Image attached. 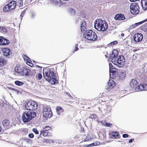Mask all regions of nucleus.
<instances>
[{"mask_svg": "<svg viewBox=\"0 0 147 147\" xmlns=\"http://www.w3.org/2000/svg\"><path fill=\"white\" fill-rule=\"evenodd\" d=\"M119 53L117 50H113L109 58L111 59L112 63L115 65L119 67L122 68L125 65V60L123 56H118Z\"/></svg>", "mask_w": 147, "mask_h": 147, "instance_id": "obj_1", "label": "nucleus"}, {"mask_svg": "<svg viewBox=\"0 0 147 147\" xmlns=\"http://www.w3.org/2000/svg\"><path fill=\"white\" fill-rule=\"evenodd\" d=\"M43 76L46 80L53 85L58 83L56 74L49 68H44L43 70Z\"/></svg>", "mask_w": 147, "mask_h": 147, "instance_id": "obj_2", "label": "nucleus"}, {"mask_svg": "<svg viewBox=\"0 0 147 147\" xmlns=\"http://www.w3.org/2000/svg\"><path fill=\"white\" fill-rule=\"evenodd\" d=\"M94 28L98 31L104 32L108 29V25L105 21L97 19L94 22Z\"/></svg>", "mask_w": 147, "mask_h": 147, "instance_id": "obj_3", "label": "nucleus"}, {"mask_svg": "<svg viewBox=\"0 0 147 147\" xmlns=\"http://www.w3.org/2000/svg\"><path fill=\"white\" fill-rule=\"evenodd\" d=\"M36 113L33 111H25L22 115V119L24 123L30 122L36 116Z\"/></svg>", "mask_w": 147, "mask_h": 147, "instance_id": "obj_4", "label": "nucleus"}, {"mask_svg": "<svg viewBox=\"0 0 147 147\" xmlns=\"http://www.w3.org/2000/svg\"><path fill=\"white\" fill-rule=\"evenodd\" d=\"M83 37L86 39L95 41L97 39V36L95 33L91 30H86L83 34Z\"/></svg>", "mask_w": 147, "mask_h": 147, "instance_id": "obj_5", "label": "nucleus"}, {"mask_svg": "<svg viewBox=\"0 0 147 147\" xmlns=\"http://www.w3.org/2000/svg\"><path fill=\"white\" fill-rule=\"evenodd\" d=\"M25 108L27 110L33 111L35 110L38 107L36 102L33 100L28 101L25 105Z\"/></svg>", "mask_w": 147, "mask_h": 147, "instance_id": "obj_6", "label": "nucleus"}, {"mask_svg": "<svg viewBox=\"0 0 147 147\" xmlns=\"http://www.w3.org/2000/svg\"><path fill=\"white\" fill-rule=\"evenodd\" d=\"M130 12L134 15L137 14L139 12V7L136 3H132L130 5Z\"/></svg>", "mask_w": 147, "mask_h": 147, "instance_id": "obj_7", "label": "nucleus"}, {"mask_svg": "<svg viewBox=\"0 0 147 147\" xmlns=\"http://www.w3.org/2000/svg\"><path fill=\"white\" fill-rule=\"evenodd\" d=\"M16 5V3L15 1H11L3 7V10L4 12H6L12 10L15 8Z\"/></svg>", "mask_w": 147, "mask_h": 147, "instance_id": "obj_8", "label": "nucleus"}, {"mask_svg": "<svg viewBox=\"0 0 147 147\" xmlns=\"http://www.w3.org/2000/svg\"><path fill=\"white\" fill-rule=\"evenodd\" d=\"M109 75L110 77L112 79H114L116 77L117 74V69L116 68L113 67V66L111 63H109Z\"/></svg>", "mask_w": 147, "mask_h": 147, "instance_id": "obj_9", "label": "nucleus"}, {"mask_svg": "<svg viewBox=\"0 0 147 147\" xmlns=\"http://www.w3.org/2000/svg\"><path fill=\"white\" fill-rule=\"evenodd\" d=\"M143 38V35L141 33H137L134 36V40L135 42H139L141 41Z\"/></svg>", "mask_w": 147, "mask_h": 147, "instance_id": "obj_10", "label": "nucleus"}, {"mask_svg": "<svg viewBox=\"0 0 147 147\" xmlns=\"http://www.w3.org/2000/svg\"><path fill=\"white\" fill-rule=\"evenodd\" d=\"M2 124L5 129H8L13 126V123L11 122L9 119L3 120L2 122Z\"/></svg>", "mask_w": 147, "mask_h": 147, "instance_id": "obj_11", "label": "nucleus"}, {"mask_svg": "<svg viewBox=\"0 0 147 147\" xmlns=\"http://www.w3.org/2000/svg\"><path fill=\"white\" fill-rule=\"evenodd\" d=\"M116 85L115 82L113 80L110 79L107 83V85L105 87L106 89L108 90V89H111L113 88Z\"/></svg>", "mask_w": 147, "mask_h": 147, "instance_id": "obj_12", "label": "nucleus"}, {"mask_svg": "<svg viewBox=\"0 0 147 147\" xmlns=\"http://www.w3.org/2000/svg\"><path fill=\"white\" fill-rule=\"evenodd\" d=\"M4 56L7 57L9 56L10 54V50L9 49L7 48H4L2 49Z\"/></svg>", "mask_w": 147, "mask_h": 147, "instance_id": "obj_13", "label": "nucleus"}, {"mask_svg": "<svg viewBox=\"0 0 147 147\" xmlns=\"http://www.w3.org/2000/svg\"><path fill=\"white\" fill-rule=\"evenodd\" d=\"M114 18L116 20H123L125 19V17L123 14L119 13L115 15Z\"/></svg>", "mask_w": 147, "mask_h": 147, "instance_id": "obj_14", "label": "nucleus"}, {"mask_svg": "<svg viewBox=\"0 0 147 147\" xmlns=\"http://www.w3.org/2000/svg\"><path fill=\"white\" fill-rule=\"evenodd\" d=\"M9 40L7 38H4L3 37L1 42H0V45H6L9 43Z\"/></svg>", "mask_w": 147, "mask_h": 147, "instance_id": "obj_15", "label": "nucleus"}, {"mask_svg": "<svg viewBox=\"0 0 147 147\" xmlns=\"http://www.w3.org/2000/svg\"><path fill=\"white\" fill-rule=\"evenodd\" d=\"M42 114L43 117L46 118H50L51 117L53 116V113L52 111L42 112Z\"/></svg>", "mask_w": 147, "mask_h": 147, "instance_id": "obj_16", "label": "nucleus"}, {"mask_svg": "<svg viewBox=\"0 0 147 147\" xmlns=\"http://www.w3.org/2000/svg\"><path fill=\"white\" fill-rule=\"evenodd\" d=\"M141 7L144 11L147 10V0H141Z\"/></svg>", "mask_w": 147, "mask_h": 147, "instance_id": "obj_17", "label": "nucleus"}, {"mask_svg": "<svg viewBox=\"0 0 147 147\" xmlns=\"http://www.w3.org/2000/svg\"><path fill=\"white\" fill-rule=\"evenodd\" d=\"M138 83V82L136 80L133 79L130 82L129 85L131 87L133 88L136 89V86L137 85Z\"/></svg>", "mask_w": 147, "mask_h": 147, "instance_id": "obj_18", "label": "nucleus"}, {"mask_svg": "<svg viewBox=\"0 0 147 147\" xmlns=\"http://www.w3.org/2000/svg\"><path fill=\"white\" fill-rule=\"evenodd\" d=\"M50 1L54 4L55 5L59 6H60L62 3L60 0H50Z\"/></svg>", "mask_w": 147, "mask_h": 147, "instance_id": "obj_19", "label": "nucleus"}, {"mask_svg": "<svg viewBox=\"0 0 147 147\" xmlns=\"http://www.w3.org/2000/svg\"><path fill=\"white\" fill-rule=\"evenodd\" d=\"M22 74H24L26 76H28L30 75V71L29 70L26 68H24L22 71Z\"/></svg>", "mask_w": 147, "mask_h": 147, "instance_id": "obj_20", "label": "nucleus"}, {"mask_svg": "<svg viewBox=\"0 0 147 147\" xmlns=\"http://www.w3.org/2000/svg\"><path fill=\"white\" fill-rule=\"evenodd\" d=\"M125 76V73L123 71H121L119 76V80H123Z\"/></svg>", "mask_w": 147, "mask_h": 147, "instance_id": "obj_21", "label": "nucleus"}, {"mask_svg": "<svg viewBox=\"0 0 147 147\" xmlns=\"http://www.w3.org/2000/svg\"><path fill=\"white\" fill-rule=\"evenodd\" d=\"M42 134H43V136L44 137L50 136L51 135V134L50 132L45 130H42V131H41L40 135H41Z\"/></svg>", "mask_w": 147, "mask_h": 147, "instance_id": "obj_22", "label": "nucleus"}, {"mask_svg": "<svg viewBox=\"0 0 147 147\" xmlns=\"http://www.w3.org/2000/svg\"><path fill=\"white\" fill-rule=\"evenodd\" d=\"M111 135L115 138H119V134L118 131L113 132H112Z\"/></svg>", "mask_w": 147, "mask_h": 147, "instance_id": "obj_23", "label": "nucleus"}, {"mask_svg": "<svg viewBox=\"0 0 147 147\" xmlns=\"http://www.w3.org/2000/svg\"><path fill=\"white\" fill-rule=\"evenodd\" d=\"M6 63V61L2 57H0V65L2 66L5 64Z\"/></svg>", "mask_w": 147, "mask_h": 147, "instance_id": "obj_24", "label": "nucleus"}, {"mask_svg": "<svg viewBox=\"0 0 147 147\" xmlns=\"http://www.w3.org/2000/svg\"><path fill=\"white\" fill-rule=\"evenodd\" d=\"M141 85H144V84H140L138 87H136V88L135 89L136 91H142L143 90H144V88H143L144 87H140Z\"/></svg>", "mask_w": 147, "mask_h": 147, "instance_id": "obj_25", "label": "nucleus"}, {"mask_svg": "<svg viewBox=\"0 0 147 147\" xmlns=\"http://www.w3.org/2000/svg\"><path fill=\"white\" fill-rule=\"evenodd\" d=\"M141 30L145 32H147V23H145L141 27Z\"/></svg>", "mask_w": 147, "mask_h": 147, "instance_id": "obj_26", "label": "nucleus"}, {"mask_svg": "<svg viewBox=\"0 0 147 147\" xmlns=\"http://www.w3.org/2000/svg\"><path fill=\"white\" fill-rule=\"evenodd\" d=\"M14 83L16 85L18 86H21L23 85L24 84L23 82L19 80H16L15 81Z\"/></svg>", "mask_w": 147, "mask_h": 147, "instance_id": "obj_27", "label": "nucleus"}, {"mask_svg": "<svg viewBox=\"0 0 147 147\" xmlns=\"http://www.w3.org/2000/svg\"><path fill=\"white\" fill-rule=\"evenodd\" d=\"M147 21V19L143 20L142 21L140 22H138L136 23L135 24L136 27L139 25L142 24L143 23Z\"/></svg>", "mask_w": 147, "mask_h": 147, "instance_id": "obj_28", "label": "nucleus"}, {"mask_svg": "<svg viewBox=\"0 0 147 147\" xmlns=\"http://www.w3.org/2000/svg\"><path fill=\"white\" fill-rule=\"evenodd\" d=\"M23 70L20 69V68L16 67L15 68V71L16 72L19 74H22V72Z\"/></svg>", "mask_w": 147, "mask_h": 147, "instance_id": "obj_29", "label": "nucleus"}, {"mask_svg": "<svg viewBox=\"0 0 147 147\" xmlns=\"http://www.w3.org/2000/svg\"><path fill=\"white\" fill-rule=\"evenodd\" d=\"M86 25V22L85 21H83L82 23L81 24V29L82 31L83 30H85L84 28H85V26Z\"/></svg>", "mask_w": 147, "mask_h": 147, "instance_id": "obj_30", "label": "nucleus"}, {"mask_svg": "<svg viewBox=\"0 0 147 147\" xmlns=\"http://www.w3.org/2000/svg\"><path fill=\"white\" fill-rule=\"evenodd\" d=\"M0 32L6 33L7 32V30L5 27L0 26Z\"/></svg>", "mask_w": 147, "mask_h": 147, "instance_id": "obj_31", "label": "nucleus"}, {"mask_svg": "<svg viewBox=\"0 0 147 147\" xmlns=\"http://www.w3.org/2000/svg\"><path fill=\"white\" fill-rule=\"evenodd\" d=\"M51 111V109L48 106L46 107H44L43 108V112H45L47 111Z\"/></svg>", "mask_w": 147, "mask_h": 147, "instance_id": "obj_32", "label": "nucleus"}, {"mask_svg": "<svg viewBox=\"0 0 147 147\" xmlns=\"http://www.w3.org/2000/svg\"><path fill=\"white\" fill-rule=\"evenodd\" d=\"M118 43V42L117 40H115L111 42L110 43L107 45L108 47L112 46L113 45H116Z\"/></svg>", "mask_w": 147, "mask_h": 147, "instance_id": "obj_33", "label": "nucleus"}, {"mask_svg": "<svg viewBox=\"0 0 147 147\" xmlns=\"http://www.w3.org/2000/svg\"><path fill=\"white\" fill-rule=\"evenodd\" d=\"M42 76L41 73H38V74H36V77L38 80H40L42 78Z\"/></svg>", "mask_w": 147, "mask_h": 147, "instance_id": "obj_34", "label": "nucleus"}, {"mask_svg": "<svg viewBox=\"0 0 147 147\" xmlns=\"http://www.w3.org/2000/svg\"><path fill=\"white\" fill-rule=\"evenodd\" d=\"M22 57L23 58L24 60L26 61H28V60H30V58L27 56L25 55H23Z\"/></svg>", "mask_w": 147, "mask_h": 147, "instance_id": "obj_35", "label": "nucleus"}, {"mask_svg": "<svg viewBox=\"0 0 147 147\" xmlns=\"http://www.w3.org/2000/svg\"><path fill=\"white\" fill-rule=\"evenodd\" d=\"M56 111H59L60 112H63V109L60 107H57L56 109Z\"/></svg>", "mask_w": 147, "mask_h": 147, "instance_id": "obj_36", "label": "nucleus"}, {"mask_svg": "<svg viewBox=\"0 0 147 147\" xmlns=\"http://www.w3.org/2000/svg\"><path fill=\"white\" fill-rule=\"evenodd\" d=\"M69 11L72 15H74L75 13V10L71 8L69 9Z\"/></svg>", "mask_w": 147, "mask_h": 147, "instance_id": "obj_37", "label": "nucleus"}, {"mask_svg": "<svg viewBox=\"0 0 147 147\" xmlns=\"http://www.w3.org/2000/svg\"><path fill=\"white\" fill-rule=\"evenodd\" d=\"M26 12V10L24 9L23 11H22L21 14V15H20V17H21L20 18V19L21 20H22V17L24 16L25 13Z\"/></svg>", "mask_w": 147, "mask_h": 147, "instance_id": "obj_38", "label": "nucleus"}, {"mask_svg": "<svg viewBox=\"0 0 147 147\" xmlns=\"http://www.w3.org/2000/svg\"><path fill=\"white\" fill-rule=\"evenodd\" d=\"M94 144L93 143H92L91 144H86L85 145H84V147H92L94 146Z\"/></svg>", "mask_w": 147, "mask_h": 147, "instance_id": "obj_39", "label": "nucleus"}, {"mask_svg": "<svg viewBox=\"0 0 147 147\" xmlns=\"http://www.w3.org/2000/svg\"><path fill=\"white\" fill-rule=\"evenodd\" d=\"M96 117V115L95 114H92L90 117L89 118L92 119H94Z\"/></svg>", "mask_w": 147, "mask_h": 147, "instance_id": "obj_40", "label": "nucleus"}, {"mask_svg": "<svg viewBox=\"0 0 147 147\" xmlns=\"http://www.w3.org/2000/svg\"><path fill=\"white\" fill-rule=\"evenodd\" d=\"M136 28V27L134 24H133L130 25L129 28V30H131Z\"/></svg>", "mask_w": 147, "mask_h": 147, "instance_id": "obj_41", "label": "nucleus"}, {"mask_svg": "<svg viewBox=\"0 0 147 147\" xmlns=\"http://www.w3.org/2000/svg\"><path fill=\"white\" fill-rule=\"evenodd\" d=\"M17 4H18L20 6H22L23 5V1L22 0H19L17 2Z\"/></svg>", "mask_w": 147, "mask_h": 147, "instance_id": "obj_42", "label": "nucleus"}, {"mask_svg": "<svg viewBox=\"0 0 147 147\" xmlns=\"http://www.w3.org/2000/svg\"><path fill=\"white\" fill-rule=\"evenodd\" d=\"M32 131L35 134H39L38 131L36 128L33 129Z\"/></svg>", "mask_w": 147, "mask_h": 147, "instance_id": "obj_43", "label": "nucleus"}, {"mask_svg": "<svg viewBox=\"0 0 147 147\" xmlns=\"http://www.w3.org/2000/svg\"><path fill=\"white\" fill-rule=\"evenodd\" d=\"M144 87V90H147V84H144V85H141L140 87Z\"/></svg>", "mask_w": 147, "mask_h": 147, "instance_id": "obj_44", "label": "nucleus"}, {"mask_svg": "<svg viewBox=\"0 0 147 147\" xmlns=\"http://www.w3.org/2000/svg\"><path fill=\"white\" fill-rule=\"evenodd\" d=\"M28 63H29V64L30 63L32 65H30V66L31 67H32L33 66V64H32V61L31 60V59H30V60H28V61H27Z\"/></svg>", "mask_w": 147, "mask_h": 147, "instance_id": "obj_45", "label": "nucleus"}, {"mask_svg": "<svg viewBox=\"0 0 147 147\" xmlns=\"http://www.w3.org/2000/svg\"><path fill=\"white\" fill-rule=\"evenodd\" d=\"M112 124L110 123H107V122L105 123V126L106 127H110Z\"/></svg>", "mask_w": 147, "mask_h": 147, "instance_id": "obj_46", "label": "nucleus"}, {"mask_svg": "<svg viewBox=\"0 0 147 147\" xmlns=\"http://www.w3.org/2000/svg\"><path fill=\"white\" fill-rule=\"evenodd\" d=\"M93 143L94 144V146H98L100 145V142H99L98 141L96 142H93Z\"/></svg>", "mask_w": 147, "mask_h": 147, "instance_id": "obj_47", "label": "nucleus"}, {"mask_svg": "<svg viewBox=\"0 0 147 147\" xmlns=\"http://www.w3.org/2000/svg\"><path fill=\"white\" fill-rule=\"evenodd\" d=\"M28 137L31 138H32L34 137V135L32 133L28 135Z\"/></svg>", "mask_w": 147, "mask_h": 147, "instance_id": "obj_48", "label": "nucleus"}, {"mask_svg": "<svg viewBox=\"0 0 147 147\" xmlns=\"http://www.w3.org/2000/svg\"><path fill=\"white\" fill-rule=\"evenodd\" d=\"M129 136V135L127 134H123L122 135V137L123 138H127Z\"/></svg>", "mask_w": 147, "mask_h": 147, "instance_id": "obj_49", "label": "nucleus"}, {"mask_svg": "<svg viewBox=\"0 0 147 147\" xmlns=\"http://www.w3.org/2000/svg\"><path fill=\"white\" fill-rule=\"evenodd\" d=\"M78 44H76L75 46V51H76L79 50V49L78 47Z\"/></svg>", "mask_w": 147, "mask_h": 147, "instance_id": "obj_50", "label": "nucleus"}, {"mask_svg": "<svg viewBox=\"0 0 147 147\" xmlns=\"http://www.w3.org/2000/svg\"><path fill=\"white\" fill-rule=\"evenodd\" d=\"M45 128L46 129L45 131H47L48 130H49L51 128L49 126H46L45 127Z\"/></svg>", "mask_w": 147, "mask_h": 147, "instance_id": "obj_51", "label": "nucleus"}, {"mask_svg": "<svg viewBox=\"0 0 147 147\" xmlns=\"http://www.w3.org/2000/svg\"><path fill=\"white\" fill-rule=\"evenodd\" d=\"M35 15V14L34 13L32 12L31 13V18H34Z\"/></svg>", "mask_w": 147, "mask_h": 147, "instance_id": "obj_52", "label": "nucleus"}, {"mask_svg": "<svg viewBox=\"0 0 147 147\" xmlns=\"http://www.w3.org/2000/svg\"><path fill=\"white\" fill-rule=\"evenodd\" d=\"M134 140V139H131L129 140V143H131Z\"/></svg>", "mask_w": 147, "mask_h": 147, "instance_id": "obj_53", "label": "nucleus"}, {"mask_svg": "<svg viewBox=\"0 0 147 147\" xmlns=\"http://www.w3.org/2000/svg\"><path fill=\"white\" fill-rule=\"evenodd\" d=\"M26 140L27 142L28 143H29L30 142V141L31 140L29 138H27L26 139Z\"/></svg>", "mask_w": 147, "mask_h": 147, "instance_id": "obj_54", "label": "nucleus"}, {"mask_svg": "<svg viewBox=\"0 0 147 147\" xmlns=\"http://www.w3.org/2000/svg\"><path fill=\"white\" fill-rule=\"evenodd\" d=\"M46 142H48L50 143V142L52 141V142H53V141L52 140H49V139H47L46 140Z\"/></svg>", "mask_w": 147, "mask_h": 147, "instance_id": "obj_55", "label": "nucleus"}, {"mask_svg": "<svg viewBox=\"0 0 147 147\" xmlns=\"http://www.w3.org/2000/svg\"><path fill=\"white\" fill-rule=\"evenodd\" d=\"M66 94L68 96H69L70 97L72 98V97L71 96L70 94L68 92H66Z\"/></svg>", "mask_w": 147, "mask_h": 147, "instance_id": "obj_56", "label": "nucleus"}, {"mask_svg": "<svg viewBox=\"0 0 147 147\" xmlns=\"http://www.w3.org/2000/svg\"><path fill=\"white\" fill-rule=\"evenodd\" d=\"M13 90L15 91L16 92H17L18 93L19 92V91L17 89H16L14 88Z\"/></svg>", "mask_w": 147, "mask_h": 147, "instance_id": "obj_57", "label": "nucleus"}, {"mask_svg": "<svg viewBox=\"0 0 147 147\" xmlns=\"http://www.w3.org/2000/svg\"><path fill=\"white\" fill-rule=\"evenodd\" d=\"M57 111V114H58V115H59L61 113H62L63 112H60L59 111Z\"/></svg>", "mask_w": 147, "mask_h": 147, "instance_id": "obj_58", "label": "nucleus"}, {"mask_svg": "<svg viewBox=\"0 0 147 147\" xmlns=\"http://www.w3.org/2000/svg\"><path fill=\"white\" fill-rule=\"evenodd\" d=\"M89 140V139H88V136H87L86 138V139H85L84 140V142H86V141H88Z\"/></svg>", "mask_w": 147, "mask_h": 147, "instance_id": "obj_59", "label": "nucleus"}, {"mask_svg": "<svg viewBox=\"0 0 147 147\" xmlns=\"http://www.w3.org/2000/svg\"><path fill=\"white\" fill-rule=\"evenodd\" d=\"M106 122H105V121H102V125H104L105 126V123Z\"/></svg>", "mask_w": 147, "mask_h": 147, "instance_id": "obj_60", "label": "nucleus"}, {"mask_svg": "<svg viewBox=\"0 0 147 147\" xmlns=\"http://www.w3.org/2000/svg\"><path fill=\"white\" fill-rule=\"evenodd\" d=\"M8 89L9 90H13V89H14V88H12V87H9L8 88Z\"/></svg>", "mask_w": 147, "mask_h": 147, "instance_id": "obj_61", "label": "nucleus"}, {"mask_svg": "<svg viewBox=\"0 0 147 147\" xmlns=\"http://www.w3.org/2000/svg\"><path fill=\"white\" fill-rule=\"evenodd\" d=\"M131 2H135L136 1H138L139 0H129Z\"/></svg>", "mask_w": 147, "mask_h": 147, "instance_id": "obj_62", "label": "nucleus"}, {"mask_svg": "<svg viewBox=\"0 0 147 147\" xmlns=\"http://www.w3.org/2000/svg\"><path fill=\"white\" fill-rule=\"evenodd\" d=\"M124 34L123 33H121V36H122V37H124Z\"/></svg>", "mask_w": 147, "mask_h": 147, "instance_id": "obj_63", "label": "nucleus"}, {"mask_svg": "<svg viewBox=\"0 0 147 147\" xmlns=\"http://www.w3.org/2000/svg\"><path fill=\"white\" fill-rule=\"evenodd\" d=\"M36 66L37 67H38L40 68H42V67L40 66H38V65H36Z\"/></svg>", "mask_w": 147, "mask_h": 147, "instance_id": "obj_64", "label": "nucleus"}]
</instances>
